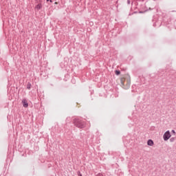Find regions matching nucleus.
<instances>
[{
	"label": "nucleus",
	"mask_w": 176,
	"mask_h": 176,
	"mask_svg": "<svg viewBox=\"0 0 176 176\" xmlns=\"http://www.w3.org/2000/svg\"><path fill=\"white\" fill-rule=\"evenodd\" d=\"M172 133H173L174 134H175V130H172Z\"/></svg>",
	"instance_id": "nucleus-12"
},
{
	"label": "nucleus",
	"mask_w": 176,
	"mask_h": 176,
	"mask_svg": "<svg viewBox=\"0 0 176 176\" xmlns=\"http://www.w3.org/2000/svg\"><path fill=\"white\" fill-rule=\"evenodd\" d=\"M31 86H32V85H31V83H28V85H27V89H28V90H30V89H31Z\"/></svg>",
	"instance_id": "nucleus-6"
},
{
	"label": "nucleus",
	"mask_w": 176,
	"mask_h": 176,
	"mask_svg": "<svg viewBox=\"0 0 176 176\" xmlns=\"http://www.w3.org/2000/svg\"><path fill=\"white\" fill-rule=\"evenodd\" d=\"M170 137H171V134H170L169 130H168L167 131H166V133H164V141H168V140H169V138H170Z\"/></svg>",
	"instance_id": "nucleus-2"
},
{
	"label": "nucleus",
	"mask_w": 176,
	"mask_h": 176,
	"mask_svg": "<svg viewBox=\"0 0 176 176\" xmlns=\"http://www.w3.org/2000/svg\"><path fill=\"white\" fill-rule=\"evenodd\" d=\"M142 1H144V0H142Z\"/></svg>",
	"instance_id": "nucleus-18"
},
{
	"label": "nucleus",
	"mask_w": 176,
	"mask_h": 176,
	"mask_svg": "<svg viewBox=\"0 0 176 176\" xmlns=\"http://www.w3.org/2000/svg\"><path fill=\"white\" fill-rule=\"evenodd\" d=\"M147 144L149 145L150 146H153L154 145L153 140H148L147 141Z\"/></svg>",
	"instance_id": "nucleus-4"
},
{
	"label": "nucleus",
	"mask_w": 176,
	"mask_h": 176,
	"mask_svg": "<svg viewBox=\"0 0 176 176\" xmlns=\"http://www.w3.org/2000/svg\"><path fill=\"white\" fill-rule=\"evenodd\" d=\"M74 124L76 127H78V129H84L86 127V123L84 122V120H82V119H74Z\"/></svg>",
	"instance_id": "nucleus-1"
},
{
	"label": "nucleus",
	"mask_w": 176,
	"mask_h": 176,
	"mask_svg": "<svg viewBox=\"0 0 176 176\" xmlns=\"http://www.w3.org/2000/svg\"><path fill=\"white\" fill-rule=\"evenodd\" d=\"M56 3H57V2L56 1H55V4L56 5Z\"/></svg>",
	"instance_id": "nucleus-15"
},
{
	"label": "nucleus",
	"mask_w": 176,
	"mask_h": 176,
	"mask_svg": "<svg viewBox=\"0 0 176 176\" xmlns=\"http://www.w3.org/2000/svg\"><path fill=\"white\" fill-rule=\"evenodd\" d=\"M36 9H37V10H40V9H42V4H41V3H38V4H37L36 6Z\"/></svg>",
	"instance_id": "nucleus-5"
},
{
	"label": "nucleus",
	"mask_w": 176,
	"mask_h": 176,
	"mask_svg": "<svg viewBox=\"0 0 176 176\" xmlns=\"http://www.w3.org/2000/svg\"><path fill=\"white\" fill-rule=\"evenodd\" d=\"M130 85H131V83H129V84H128V87H130Z\"/></svg>",
	"instance_id": "nucleus-14"
},
{
	"label": "nucleus",
	"mask_w": 176,
	"mask_h": 176,
	"mask_svg": "<svg viewBox=\"0 0 176 176\" xmlns=\"http://www.w3.org/2000/svg\"><path fill=\"white\" fill-rule=\"evenodd\" d=\"M50 1H51V3H52V0H50Z\"/></svg>",
	"instance_id": "nucleus-16"
},
{
	"label": "nucleus",
	"mask_w": 176,
	"mask_h": 176,
	"mask_svg": "<svg viewBox=\"0 0 176 176\" xmlns=\"http://www.w3.org/2000/svg\"><path fill=\"white\" fill-rule=\"evenodd\" d=\"M96 176H104L103 174H101V173H99Z\"/></svg>",
	"instance_id": "nucleus-10"
},
{
	"label": "nucleus",
	"mask_w": 176,
	"mask_h": 176,
	"mask_svg": "<svg viewBox=\"0 0 176 176\" xmlns=\"http://www.w3.org/2000/svg\"><path fill=\"white\" fill-rule=\"evenodd\" d=\"M128 5H131V0H127Z\"/></svg>",
	"instance_id": "nucleus-11"
},
{
	"label": "nucleus",
	"mask_w": 176,
	"mask_h": 176,
	"mask_svg": "<svg viewBox=\"0 0 176 176\" xmlns=\"http://www.w3.org/2000/svg\"><path fill=\"white\" fill-rule=\"evenodd\" d=\"M175 138L174 137H172L170 140V142H173L175 141Z\"/></svg>",
	"instance_id": "nucleus-8"
},
{
	"label": "nucleus",
	"mask_w": 176,
	"mask_h": 176,
	"mask_svg": "<svg viewBox=\"0 0 176 176\" xmlns=\"http://www.w3.org/2000/svg\"><path fill=\"white\" fill-rule=\"evenodd\" d=\"M22 103H23V107L25 108H28V107L29 104H28L27 100L23 99V101H22Z\"/></svg>",
	"instance_id": "nucleus-3"
},
{
	"label": "nucleus",
	"mask_w": 176,
	"mask_h": 176,
	"mask_svg": "<svg viewBox=\"0 0 176 176\" xmlns=\"http://www.w3.org/2000/svg\"><path fill=\"white\" fill-rule=\"evenodd\" d=\"M47 1H49V0H47Z\"/></svg>",
	"instance_id": "nucleus-17"
},
{
	"label": "nucleus",
	"mask_w": 176,
	"mask_h": 176,
	"mask_svg": "<svg viewBox=\"0 0 176 176\" xmlns=\"http://www.w3.org/2000/svg\"><path fill=\"white\" fill-rule=\"evenodd\" d=\"M121 84H122V85H124V83H123L122 80H121Z\"/></svg>",
	"instance_id": "nucleus-13"
},
{
	"label": "nucleus",
	"mask_w": 176,
	"mask_h": 176,
	"mask_svg": "<svg viewBox=\"0 0 176 176\" xmlns=\"http://www.w3.org/2000/svg\"><path fill=\"white\" fill-rule=\"evenodd\" d=\"M78 176H82V174L80 173V171H78Z\"/></svg>",
	"instance_id": "nucleus-9"
},
{
	"label": "nucleus",
	"mask_w": 176,
	"mask_h": 176,
	"mask_svg": "<svg viewBox=\"0 0 176 176\" xmlns=\"http://www.w3.org/2000/svg\"><path fill=\"white\" fill-rule=\"evenodd\" d=\"M115 73L117 76L120 75V71H116Z\"/></svg>",
	"instance_id": "nucleus-7"
}]
</instances>
